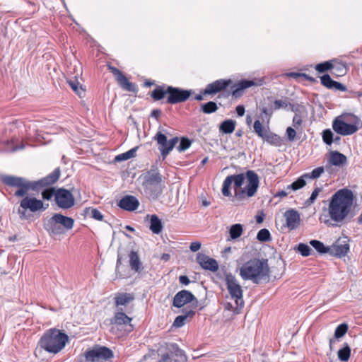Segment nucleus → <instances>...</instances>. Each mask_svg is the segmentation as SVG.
Masks as SVG:
<instances>
[{"label":"nucleus","mask_w":362,"mask_h":362,"mask_svg":"<svg viewBox=\"0 0 362 362\" xmlns=\"http://www.w3.org/2000/svg\"><path fill=\"white\" fill-rule=\"evenodd\" d=\"M264 83L263 78L253 80H241L231 87V94L233 98H238L243 95L244 90L252 86H261Z\"/></svg>","instance_id":"obj_13"},{"label":"nucleus","mask_w":362,"mask_h":362,"mask_svg":"<svg viewBox=\"0 0 362 362\" xmlns=\"http://www.w3.org/2000/svg\"><path fill=\"white\" fill-rule=\"evenodd\" d=\"M290 76H294V77L302 76V77L306 78L308 81H315V79L313 77L309 76L308 74H303V73H291Z\"/></svg>","instance_id":"obj_63"},{"label":"nucleus","mask_w":362,"mask_h":362,"mask_svg":"<svg viewBox=\"0 0 362 362\" xmlns=\"http://www.w3.org/2000/svg\"><path fill=\"white\" fill-rule=\"evenodd\" d=\"M163 228L162 221L157 215L153 214L150 216L149 228L154 234H159L162 231Z\"/></svg>","instance_id":"obj_31"},{"label":"nucleus","mask_w":362,"mask_h":362,"mask_svg":"<svg viewBox=\"0 0 362 362\" xmlns=\"http://www.w3.org/2000/svg\"><path fill=\"white\" fill-rule=\"evenodd\" d=\"M235 122L232 119L223 121L219 127L220 131L224 134H231L235 130Z\"/></svg>","instance_id":"obj_39"},{"label":"nucleus","mask_w":362,"mask_h":362,"mask_svg":"<svg viewBox=\"0 0 362 362\" xmlns=\"http://www.w3.org/2000/svg\"><path fill=\"white\" fill-rule=\"evenodd\" d=\"M286 135H287V138H288V141H294V139L296 138V132L293 127H288L286 129Z\"/></svg>","instance_id":"obj_58"},{"label":"nucleus","mask_w":362,"mask_h":362,"mask_svg":"<svg viewBox=\"0 0 362 362\" xmlns=\"http://www.w3.org/2000/svg\"><path fill=\"white\" fill-rule=\"evenodd\" d=\"M193 303L197 306L198 301L192 292L187 290H182L177 292L173 298V305L180 308L189 303Z\"/></svg>","instance_id":"obj_17"},{"label":"nucleus","mask_w":362,"mask_h":362,"mask_svg":"<svg viewBox=\"0 0 362 362\" xmlns=\"http://www.w3.org/2000/svg\"><path fill=\"white\" fill-rule=\"evenodd\" d=\"M117 82L123 90L132 93H136L138 91L136 86L130 82L124 74L119 78H117Z\"/></svg>","instance_id":"obj_30"},{"label":"nucleus","mask_w":362,"mask_h":362,"mask_svg":"<svg viewBox=\"0 0 362 362\" xmlns=\"http://www.w3.org/2000/svg\"><path fill=\"white\" fill-rule=\"evenodd\" d=\"M67 82L71 89L80 97H82V94L84 93V90L82 86H80L79 82L76 79H69Z\"/></svg>","instance_id":"obj_47"},{"label":"nucleus","mask_w":362,"mask_h":362,"mask_svg":"<svg viewBox=\"0 0 362 362\" xmlns=\"http://www.w3.org/2000/svg\"><path fill=\"white\" fill-rule=\"evenodd\" d=\"M167 92L168 97L167 103L169 104H177L186 101L192 94V90H183L180 88L168 86Z\"/></svg>","instance_id":"obj_11"},{"label":"nucleus","mask_w":362,"mask_h":362,"mask_svg":"<svg viewBox=\"0 0 362 362\" xmlns=\"http://www.w3.org/2000/svg\"><path fill=\"white\" fill-rule=\"evenodd\" d=\"M117 82L123 90L132 93H136L138 91L136 86L130 82L124 74L119 78H117Z\"/></svg>","instance_id":"obj_29"},{"label":"nucleus","mask_w":362,"mask_h":362,"mask_svg":"<svg viewBox=\"0 0 362 362\" xmlns=\"http://www.w3.org/2000/svg\"><path fill=\"white\" fill-rule=\"evenodd\" d=\"M322 140L327 144L330 146L334 142V134L329 129L322 132Z\"/></svg>","instance_id":"obj_50"},{"label":"nucleus","mask_w":362,"mask_h":362,"mask_svg":"<svg viewBox=\"0 0 362 362\" xmlns=\"http://www.w3.org/2000/svg\"><path fill=\"white\" fill-rule=\"evenodd\" d=\"M118 206L124 210L134 211L138 209L139 202L134 196L126 195L119 200Z\"/></svg>","instance_id":"obj_24"},{"label":"nucleus","mask_w":362,"mask_h":362,"mask_svg":"<svg viewBox=\"0 0 362 362\" xmlns=\"http://www.w3.org/2000/svg\"><path fill=\"white\" fill-rule=\"evenodd\" d=\"M74 225V220L61 214H54L48 218L45 224V229L52 235H62L67 230H71Z\"/></svg>","instance_id":"obj_5"},{"label":"nucleus","mask_w":362,"mask_h":362,"mask_svg":"<svg viewBox=\"0 0 362 362\" xmlns=\"http://www.w3.org/2000/svg\"><path fill=\"white\" fill-rule=\"evenodd\" d=\"M57 190L54 187H49L42 192V197L45 200H50L53 197L56 199Z\"/></svg>","instance_id":"obj_53"},{"label":"nucleus","mask_w":362,"mask_h":362,"mask_svg":"<svg viewBox=\"0 0 362 362\" xmlns=\"http://www.w3.org/2000/svg\"><path fill=\"white\" fill-rule=\"evenodd\" d=\"M108 69L115 76L116 79L119 78L121 76L123 75L122 71H120L118 69H117L115 66L109 65Z\"/></svg>","instance_id":"obj_62"},{"label":"nucleus","mask_w":362,"mask_h":362,"mask_svg":"<svg viewBox=\"0 0 362 362\" xmlns=\"http://www.w3.org/2000/svg\"><path fill=\"white\" fill-rule=\"evenodd\" d=\"M230 83H232V81L230 79L216 80L206 86L205 89L203 90V94H204V95L216 94V93L226 89Z\"/></svg>","instance_id":"obj_19"},{"label":"nucleus","mask_w":362,"mask_h":362,"mask_svg":"<svg viewBox=\"0 0 362 362\" xmlns=\"http://www.w3.org/2000/svg\"><path fill=\"white\" fill-rule=\"evenodd\" d=\"M264 83L263 78L253 80H241L231 87V94L233 98H238L243 95L244 90L252 86H261Z\"/></svg>","instance_id":"obj_12"},{"label":"nucleus","mask_w":362,"mask_h":362,"mask_svg":"<svg viewBox=\"0 0 362 362\" xmlns=\"http://www.w3.org/2000/svg\"><path fill=\"white\" fill-rule=\"evenodd\" d=\"M296 250L303 257H308L311 254L310 247L305 243H299L296 247Z\"/></svg>","instance_id":"obj_48"},{"label":"nucleus","mask_w":362,"mask_h":362,"mask_svg":"<svg viewBox=\"0 0 362 362\" xmlns=\"http://www.w3.org/2000/svg\"><path fill=\"white\" fill-rule=\"evenodd\" d=\"M162 176L157 170H150L144 175L143 187L147 189L151 185H160Z\"/></svg>","instance_id":"obj_22"},{"label":"nucleus","mask_w":362,"mask_h":362,"mask_svg":"<svg viewBox=\"0 0 362 362\" xmlns=\"http://www.w3.org/2000/svg\"><path fill=\"white\" fill-rule=\"evenodd\" d=\"M351 355V348L347 343H344V347L338 351V357L341 361H347Z\"/></svg>","instance_id":"obj_41"},{"label":"nucleus","mask_w":362,"mask_h":362,"mask_svg":"<svg viewBox=\"0 0 362 362\" xmlns=\"http://www.w3.org/2000/svg\"><path fill=\"white\" fill-rule=\"evenodd\" d=\"M302 122L303 120L301 116L298 114H295L293 118V125L297 128L298 126H300L302 124Z\"/></svg>","instance_id":"obj_60"},{"label":"nucleus","mask_w":362,"mask_h":362,"mask_svg":"<svg viewBox=\"0 0 362 362\" xmlns=\"http://www.w3.org/2000/svg\"><path fill=\"white\" fill-rule=\"evenodd\" d=\"M332 68V65L329 62H325L316 65L315 70L320 73H323Z\"/></svg>","instance_id":"obj_56"},{"label":"nucleus","mask_w":362,"mask_h":362,"mask_svg":"<svg viewBox=\"0 0 362 362\" xmlns=\"http://www.w3.org/2000/svg\"><path fill=\"white\" fill-rule=\"evenodd\" d=\"M354 195L348 188L337 190L330 198L328 204L329 218L320 220L328 227H339L354 216L353 204Z\"/></svg>","instance_id":"obj_1"},{"label":"nucleus","mask_w":362,"mask_h":362,"mask_svg":"<svg viewBox=\"0 0 362 362\" xmlns=\"http://www.w3.org/2000/svg\"><path fill=\"white\" fill-rule=\"evenodd\" d=\"M322 190V189L321 187L315 188V189L313 191L310 198L305 201V204L307 206H310L312 204H313L315 202V201L316 200L319 193L321 192Z\"/></svg>","instance_id":"obj_55"},{"label":"nucleus","mask_w":362,"mask_h":362,"mask_svg":"<svg viewBox=\"0 0 362 362\" xmlns=\"http://www.w3.org/2000/svg\"><path fill=\"white\" fill-rule=\"evenodd\" d=\"M243 229L240 223L232 225L230 228L229 233L231 239H237L241 236Z\"/></svg>","instance_id":"obj_40"},{"label":"nucleus","mask_w":362,"mask_h":362,"mask_svg":"<svg viewBox=\"0 0 362 362\" xmlns=\"http://www.w3.org/2000/svg\"><path fill=\"white\" fill-rule=\"evenodd\" d=\"M201 243L199 241L192 242L190 244L189 248L192 252H197L201 248Z\"/></svg>","instance_id":"obj_64"},{"label":"nucleus","mask_w":362,"mask_h":362,"mask_svg":"<svg viewBox=\"0 0 362 362\" xmlns=\"http://www.w3.org/2000/svg\"><path fill=\"white\" fill-rule=\"evenodd\" d=\"M348 330V325L345 323L341 324L337 327L334 332V337L337 339L342 337Z\"/></svg>","instance_id":"obj_54"},{"label":"nucleus","mask_w":362,"mask_h":362,"mask_svg":"<svg viewBox=\"0 0 362 362\" xmlns=\"http://www.w3.org/2000/svg\"><path fill=\"white\" fill-rule=\"evenodd\" d=\"M246 177L247 180V184L240 192H235V196L237 197L243 198L245 194L248 197H251L257 192L259 183L258 175L253 170H247L246 172Z\"/></svg>","instance_id":"obj_9"},{"label":"nucleus","mask_w":362,"mask_h":362,"mask_svg":"<svg viewBox=\"0 0 362 362\" xmlns=\"http://www.w3.org/2000/svg\"><path fill=\"white\" fill-rule=\"evenodd\" d=\"M227 289L233 299H235L237 305H243V289L235 276L232 274L226 275Z\"/></svg>","instance_id":"obj_10"},{"label":"nucleus","mask_w":362,"mask_h":362,"mask_svg":"<svg viewBox=\"0 0 362 362\" xmlns=\"http://www.w3.org/2000/svg\"><path fill=\"white\" fill-rule=\"evenodd\" d=\"M218 110L216 103L214 101H209L201 105V110L205 114L215 112Z\"/></svg>","instance_id":"obj_43"},{"label":"nucleus","mask_w":362,"mask_h":362,"mask_svg":"<svg viewBox=\"0 0 362 362\" xmlns=\"http://www.w3.org/2000/svg\"><path fill=\"white\" fill-rule=\"evenodd\" d=\"M269 267L267 259L252 258L240 268V276L244 281L261 284L269 281Z\"/></svg>","instance_id":"obj_3"},{"label":"nucleus","mask_w":362,"mask_h":362,"mask_svg":"<svg viewBox=\"0 0 362 362\" xmlns=\"http://www.w3.org/2000/svg\"><path fill=\"white\" fill-rule=\"evenodd\" d=\"M245 178H247L246 175H245L243 173L227 176L223 183L222 194L225 197H230L231 195L230 191L231 184L233 182L235 189L237 190L244 184Z\"/></svg>","instance_id":"obj_14"},{"label":"nucleus","mask_w":362,"mask_h":362,"mask_svg":"<svg viewBox=\"0 0 362 362\" xmlns=\"http://www.w3.org/2000/svg\"><path fill=\"white\" fill-rule=\"evenodd\" d=\"M146 194L153 199H158L162 193L160 185H151L149 189L143 187Z\"/></svg>","instance_id":"obj_36"},{"label":"nucleus","mask_w":362,"mask_h":362,"mask_svg":"<svg viewBox=\"0 0 362 362\" xmlns=\"http://www.w3.org/2000/svg\"><path fill=\"white\" fill-rule=\"evenodd\" d=\"M138 148H139V147L136 146L124 153H122L121 154L116 156L115 158V161L121 162V161L127 160L130 158H134L136 156V153Z\"/></svg>","instance_id":"obj_37"},{"label":"nucleus","mask_w":362,"mask_h":362,"mask_svg":"<svg viewBox=\"0 0 362 362\" xmlns=\"http://www.w3.org/2000/svg\"><path fill=\"white\" fill-rule=\"evenodd\" d=\"M69 337L57 329H49L41 337L39 344L41 348L49 353L57 354L62 350Z\"/></svg>","instance_id":"obj_4"},{"label":"nucleus","mask_w":362,"mask_h":362,"mask_svg":"<svg viewBox=\"0 0 362 362\" xmlns=\"http://www.w3.org/2000/svg\"><path fill=\"white\" fill-rule=\"evenodd\" d=\"M329 161L333 165L340 166L346 163V157L338 151H334L331 153Z\"/></svg>","instance_id":"obj_33"},{"label":"nucleus","mask_w":362,"mask_h":362,"mask_svg":"<svg viewBox=\"0 0 362 362\" xmlns=\"http://www.w3.org/2000/svg\"><path fill=\"white\" fill-rule=\"evenodd\" d=\"M59 176L60 170L59 168H56L48 175L37 181H29L23 177L12 175L2 176L1 181L8 186L18 187V189L14 193L15 196L23 197L30 189L39 190L44 187L55 183Z\"/></svg>","instance_id":"obj_2"},{"label":"nucleus","mask_w":362,"mask_h":362,"mask_svg":"<svg viewBox=\"0 0 362 362\" xmlns=\"http://www.w3.org/2000/svg\"><path fill=\"white\" fill-rule=\"evenodd\" d=\"M183 315H178L175 317L173 325L175 327H182L187 321L188 317H192L195 315V312L192 309H183Z\"/></svg>","instance_id":"obj_28"},{"label":"nucleus","mask_w":362,"mask_h":362,"mask_svg":"<svg viewBox=\"0 0 362 362\" xmlns=\"http://www.w3.org/2000/svg\"><path fill=\"white\" fill-rule=\"evenodd\" d=\"M90 216L95 220L102 221L103 218V216L101 212L97 209H90Z\"/></svg>","instance_id":"obj_59"},{"label":"nucleus","mask_w":362,"mask_h":362,"mask_svg":"<svg viewBox=\"0 0 362 362\" xmlns=\"http://www.w3.org/2000/svg\"><path fill=\"white\" fill-rule=\"evenodd\" d=\"M332 129L336 133L342 136L351 135L358 129L356 125L348 124L339 117H336L333 120Z\"/></svg>","instance_id":"obj_16"},{"label":"nucleus","mask_w":362,"mask_h":362,"mask_svg":"<svg viewBox=\"0 0 362 362\" xmlns=\"http://www.w3.org/2000/svg\"><path fill=\"white\" fill-rule=\"evenodd\" d=\"M129 257L131 269L135 272H139L141 270V262L138 253L135 251H132L129 255Z\"/></svg>","instance_id":"obj_34"},{"label":"nucleus","mask_w":362,"mask_h":362,"mask_svg":"<svg viewBox=\"0 0 362 362\" xmlns=\"http://www.w3.org/2000/svg\"><path fill=\"white\" fill-rule=\"evenodd\" d=\"M48 206V204L45 206L42 201L35 197L26 196L20 202L18 214L21 218H25L26 210H29L31 212H36L40 210L45 211L47 209Z\"/></svg>","instance_id":"obj_8"},{"label":"nucleus","mask_w":362,"mask_h":362,"mask_svg":"<svg viewBox=\"0 0 362 362\" xmlns=\"http://www.w3.org/2000/svg\"><path fill=\"white\" fill-rule=\"evenodd\" d=\"M254 131L261 138L264 139L265 135L267 134V131H264V127L259 120H256L254 122Z\"/></svg>","instance_id":"obj_49"},{"label":"nucleus","mask_w":362,"mask_h":362,"mask_svg":"<svg viewBox=\"0 0 362 362\" xmlns=\"http://www.w3.org/2000/svg\"><path fill=\"white\" fill-rule=\"evenodd\" d=\"M349 250V244L341 243L339 240L329 247V254L337 257L345 256Z\"/></svg>","instance_id":"obj_26"},{"label":"nucleus","mask_w":362,"mask_h":362,"mask_svg":"<svg viewBox=\"0 0 362 362\" xmlns=\"http://www.w3.org/2000/svg\"><path fill=\"white\" fill-rule=\"evenodd\" d=\"M197 262L206 270L216 272L218 269V264L216 260L204 254L199 253L197 255Z\"/></svg>","instance_id":"obj_23"},{"label":"nucleus","mask_w":362,"mask_h":362,"mask_svg":"<svg viewBox=\"0 0 362 362\" xmlns=\"http://www.w3.org/2000/svg\"><path fill=\"white\" fill-rule=\"evenodd\" d=\"M134 299V296L132 293H117L114 297L115 309L123 308L122 306H126L133 301Z\"/></svg>","instance_id":"obj_27"},{"label":"nucleus","mask_w":362,"mask_h":362,"mask_svg":"<svg viewBox=\"0 0 362 362\" xmlns=\"http://www.w3.org/2000/svg\"><path fill=\"white\" fill-rule=\"evenodd\" d=\"M331 89H336V90H341V91H345L346 90V88L342 83L334 81V83H332Z\"/></svg>","instance_id":"obj_61"},{"label":"nucleus","mask_w":362,"mask_h":362,"mask_svg":"<svg viewBox=\"0 0 362 362\" xmlns=\"http://www.w3.org/2000/svg\"><path fill=\"white\" fill-rule=\"evenodd\" d=\"M18 139L16 137H12L11 139H0V151L3 152H13L18 150L23 149L24 145L22 142L18 145Z\"/></svg>","instance_id":"obj_21"},{"label":"nucleus","mask_w":362,"mask_h":362,"mask_svg":"<svg viewBox=\"0 0 362 362\" xmlns=\"http://www.w3.org/2000/svg\"><path fill=\"white\" fill-rule=\"evenodd\" d=\"M306 177L302 175L299 178L288 186L287 189H291L294 191L303 188L306 184Z\"/></svg>","instance_id":"obj_45"},{"label":"nucleus","mask_w":362,"mask_h":362,"mask_svg":"<svg viewBox=\"0 0 362 362\" xmlns=\"http://www.w3.org/2000/svg\"><path fill=\"white\" fill-rule=\"evenodd\" d=\"M166 352L162 355H168L169 362H187V357L185 351L181 349L177 344L166 343Z\"/></svg>","instance_id":"obj_15"},{"label":"nucleus","mask_w":362,"mask_h":362,"mask_svg":"<svg viewBox=\"0 0 362 362\" xmlns=\"http://www.w3.org/2000/svg\"><path fill=\"white\" fill-rule=\"evenodd\" d=\"M264 139L267 143L275 146H281L283 144L282 139L279 135L272 132H267Z\"/></svg>","instance_id":"obj_38"},{"label":"nucleus","mask_w":362,"mask_h":362,"mask_svg":"<svg viewBox=\"0 0 362 362\" xmlns=\"http://www.w3.org/2000/svg\"><path fill=\"white\" fill-rule=\"evenodd\" d=\"M166 94H168L167 89H165L163 86H157L151 92V95L155 100H159L163 99Z\"/></svg>","instance_id":"obj_44"},{"label":"nucleus","mask_w":362,"mask_h":362,"mask_svg":"<svg viewBox=\"0 0 362 362\" xmlns=\"http://www.w3.org/2000/svg\"><path fill=\"white\" fill-rule=\"evenodd\" d=\"M286 218V226L291 230L298 228L300 224V218L299 213L293 209L287 210L284 213Z\"/></svg>","instance_id":"obj_25"},{"label":"nucleus","mask_w":362,"mask_h":362,"mask_svg":"<svg viewBox=\"0 0 362 362\" xmlns=\"http://www.w3.org/2000/svg\"><path fill=\"white\" fill-rule=\"evenodd\" d=\"M257 239L261 242L271 240L270 232L266 228L261 229L257 235Z\"/></svg>","instance_id":"obj_51"},{"label":"nucleus","mask_w":362,"mask_h":362,"mask_svg":"<svg viewBox=\"0 0 362 362\" xmlns=\"http://www.w3.org/2000/svg\"><path fill=\"white\" fill-rule=\"evenodd\" d=\"M55 202L59 207L67 209L74 206V198L69 190L59 188L57 190Z\"/></svg>","instance_id":"obj_18"},{"label":"nucleus","mask_w":362,"mask_h":362,"mask_svg":"<svg viewBox=\"0 0 362 362\" xmlns=\"http://www.w3.org/2000/svg\"><path fill=\"white\" fill-rule=\"evenodd\" d=\"M310 245L313 247L316 251L320 254L329 253V247L325 246L321 241L317 240H312L310 241Z\"/></svg>","instance_id":"obj_42"},{"label":"nucleus","mask_w":362,"mask_h":362,"mask_svg":"<svg viewBox=\"0 0 362 362\" xmlns=\"http://www.w3.org/2000/svg\"><path fill=\"white\" fill-rule=\"evenodd\" d=\"M113 357L112 351L105 346H96L86 351L78 362H104Z\"/></svg>","instance_id":"obj_7"},{"label":"nucleus","mask_w":362,"mask_h":362,"mask_svg":"<svg viewBox=\"0 0 362 362\" xmlns=\"http://www.w3.org/2000/svg\"><path fill=\"white\" fill-rule=\"evenodd\" d=\"M167 134V131L160 127L158 131L153 137V139L157 142L158 150L163 160L169 155L179 141V138L177 136H174L168 139Z\"/></svg>","instance_id":"obj_6"},{"label":"nucleus","mask_w":362,"mask_h":362,"mask_svg":"<svg viewBox=\"0 0 362 362\" xmlns=\"http://www.w3.org/2000/svg\"><path fill=\"white\" fill-rule=\"evenodd\" d=\"M132 320V319L124 313V309L119 308L115 309L114 316L110 320V323L117 326L129 325L131 328L129 331H131L133 329V326L131 324Z\"/></svg>","instance_id":"obj_20"},{"label":"nucleus","mask_w":362,"mask_h":362,"mask_svg":"<svg viewBox=\"0 0 362 362\" xmlns=\"http://www.w3.org/2000/svg\"><path fill=\"white\" fill-rule=\"evenodd\" d=\"M259 110L261 112L262 119L264 120L265 117L267 119V122H269L273 115L274 110H275L274 105H272V103L268 104L262 103L259 106Z\"/></svg>","instance_id":"obj_32"},{"label":"nucleus","mask_w":362,"mask_h":362,"mask_svg":"<svg viewBox=\"0 0 362 362\" xmlns=\"http://www.w3.org/2000/svg\"><path fill=\"white\" fill-rule=\"evenodd\" d=\"M321 83L326 88L330 89L332 88V83H334V80L332 79L329 74H325L320 78Z\"/></svg>","instance_id":"obj_57"},{"label":"nucleus","mask_w":362,"mask_h":362,"mask_svg":"<svg viewBox=\"0 0 362 362\" xmlns=\"http://www.w3.org/2000/svg\"><path fill=\"white\" fill-rule=\"evenodd\" d=\"M325 172L324 167H318L315 168L310 173L303 174V177H306L307 179L315 180L319 178Z\"/></svg>","instance_id":"obj_46"},{"label":"nucleus","mask_w":362,"mask_h":362,"mask_svg":"<svg viewBox=\"0 0 362 362\" xmlns=\"http://www.w3.org/2000/svg\"><path fill=\"white\" fill-rule=\"evenodd\" d=\"M192 141L186 137H182L180 139V144L177 147V150L179 152H183L188 149L190 147Z\"/></svg>","instance_id":"obj_52"},{"label":"nucleus","mask_w":362,"mask_h":362,"mask_svg":"<svg viewBox=\"0 0 362 362\" xmlns=\"http://www.w3.org/2000/svg\"><path fill=\"white\" fill-rule=\"evenodd\" d=\"M273 105L274 107V110H277L279 109H288L289 108L292 112H296V108L295 107L293 104H291L288 102V99L285 100H275L273 102Z\"/></svg>","instance_id":"obj_35"}]
</instances>
